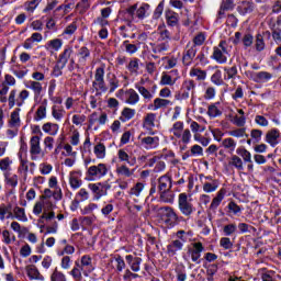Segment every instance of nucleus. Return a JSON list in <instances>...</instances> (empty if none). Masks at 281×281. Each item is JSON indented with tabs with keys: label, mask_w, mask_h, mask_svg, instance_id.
Returning <instances> with one entry per match:
<instances>
[{
	"label": "nucleus",
	"mask_w": 281,
	"mask_h": 281,
	"mask_svg": "<svg viewBox=\"0 0 281 281\" xmlns=\"http://www.w3.org/2000/svg\"><path fill=\"white\" fill-rule=\"evenodd\" d=\"M199 131H201V124L196 123V121H191L190 128H184L183 122L178 121L172 124L169 133L173 135L176 139H179V144L188 146V144L192 142V133H199Z\"/></svg>",
	"instance_id": "1"
},
{
	"label": "nucleus",
	"mask_w": 281,
	"mask_h": 281,
	"mask_svg": "<svg viewBox=\"0 0 281 281\" xmlns=\"http://www.w3.org/2000/svg\"><path fill=\"white\" fill-rule=\"evenodd\" d=\"M232 56V45L227 41H221L217 46L213 47V54L211 58L217 63V65H226Z\"/></svg>",
	"instance_id": "2"
},
{
	"label": "nucleus",
	"mask_w": 281,
	"mask_h": 281,
	"mask_svg": "<svg viewBox=\"0 0 281 281\" xmlns=\"http://www.w3.org/2000/svg\"><path fill=\"white\" fill-rule=\"evenodd\" d=\"M104 65L98 67L94 71V80L92 81V89L95 91L97 95H102V93H106L109 91V87L106 86V81H104Z\"/></svg>",
	"instance_id": "3"
},
{
	"label": "nucleus",
	"mask_w": 281,
	"mask_h": 281,
	"mask_svg": "<svg viewBox=\"0 0 281 281\" xmlns=\"http://www.w3.org/2000/svg\"><path fill=\"white\" fill-rule=\"evenodd\" d=\"M109 175V167L104 162L90 166L86 171L88 181H98Z\"/></svg>",
	"instance_id": "4"
},
{
	"label": "nucleus",
	"mask_w": 281,
	"mask_h": 281,
	"mask_svg": "<svg viewBox=\"0 0 281 281\" xmlns=\"http://www.w3.org/2000/svg\"><path fill=\"white\" fill-rule=\"evenodd\" d=\"M178 210L183 216H192L194 213V204H192V198L188 193L178 195Z\"/></svg>",
	"instance_id": "5"
},
{
	"label": "nucleus",
	"mask_w": 281,
	"mask_h": 281,
	"mask_svg": "<svg viewBox=\"0 0 281 281\" xmlns=\"http://www.w3.org/2000/svg\"><path fill=\"white\" fill-rule=\"evenodd\" d=\"M159 216L166 225H169L170 227H175L177 223H179V215L172 209V206H162L159 209Z\"/></svg>",
	"instance_id": "6"
},
{
	"label": "nucleus",
	"mask_w": 281,
	"mask_h": 281,
	"mask_svg": "<svg viewBox=\"0 0 281 281\" xmlns=\"http://www.w3.org/2000/svg\"><path fill=\"white\" fill-rule=\"evenodd\" d=\"M88 188L93 194V201H100L102 196H106L109 194V190H111V184L102 182L89 183Z\"/></svg>",
	"instance_id": "7"
},
{
	"label": "nucleus",
	"mask_w": 281,
	"mask_h": 281,
	"mask_svg": "<svg viewBox=\"0 0 281 281\" xmlns=\"http://www.w3.org/2000/svg\"><path fill=\"white\" fill-rule=\"evenodd\" d=\"M0 103L8 104L9 109H14V106H19L16 89L0 91Z\"/></svg>",
	"instance_id": "8"
},
{
	"label": "nucleus",
	"mask_w": 281,
	"mask_h": 281,
	"mask_svg": "<svg viewBox=\"0 0 281 281\" xmlns=\"http://www.w3.org/2000/svg\"><path fill=\"white\" fill-rule=\"evenodd\" d=\"M30 155L32 161H38V157H44L43 148L41 147V137L32 136L30 139Z\"/></svg>",
	"instance_id": "9"
},
{
	"label": "nucleus",
	"mask_w": 281,
	"mask_h": 281,
	"mask_svg": "<svg viewBox=\"0 0 281 281\" xmlns=\"http://www.w3.org/2000/svg\"><path fill=\"white\" fill-rule=\"evenodd\" d=\"M77 267H80L85 278H89L90 273H93L95 266L93 265V258L89 255H83L81 259L75 261Z\"/></svg>",
	"instance_id": "10"
},
{
	"label": "nucleus",
	"mask_w": 281,
	"mask_h": 281,
	"mask_svg": "<svg viewBox=\"0 0 281 281\" xmlns=\"http://www.w3.org/2000/svg\"><path fill=\"white\" fill-rule=\"evenodd\" d=\"M77 69H85L87 65H89V60H91V49H89L87 46H81L77 53Z\"/></svg>",
	"instance_id": "11"
},
{
	"label": "nucleus",
	"mask_w": 281,
	"mask_h": 281,
	"mask_svg": "<svg viewBox=\"0 0 281 281\" xmlns=\"http://www.w3.org/2000/svg\"><path fill=\"white\" fill-rule=\"evenodd\" d=\"M204 249L203 244L201 241H196L188 246L187 254L191 258L192 262L201 265V254H203Z\"/></svg>",
	"instance_id": "12"
},
{
	"label": "nucleus",
	"mask_w": 281,
	"mask_h": 281,
	"mask_svg": "<svg viewBox=\"0 0 281 281\" xmlns=\"http://www.w3.org/2000/svg\"><path fill=\"white\" fill-rule=\"evenodd\" d=\"M179 78H181V76H179V70L177 69L170 70L168 72H162L160 77V85L162 87H175Z\"/></svg>",
	"instance_id": "13"
},
{
	"label": "nucleus",
	"mask_w": 281,
	"mask_h": 281,
	"mask_svg": "<svg viewBox=\"0 0 281 281\" xmlns=\"http://www.w3.org/2000/svg\"><path fill=\"white\" fill-rule=\"evenodd\" d=\"M198 52H199V48H196L195 46H192V43L189 42L187 44V47L182 56V63L184 67H190V65H192Z\"/></svg>",
	"instance_id": "14"
},
{
	"label": "nucleus",
	"mask_w": 281,
	"mask_h": 281,
	"mask_svg": "<svg viewBox=\"0 0 281 281\" xmlns=\"http://www.w3.org/2000/svg\"><path fill=\"white\" fill-rule=\"evenodd\" d=\"M138 139L142 148L145 150H155V148H159V136H139Z\"/></svg>",
	"instance_id": "15"
},
{
	"label": "nucleus",
	"mask_w": 281,
	"mask_h": 281,
	"mask_svg": "<svg viewBox=\"0 0 281 281\" xmlns=\"http://www.w3.org/2000/svg\"><path fill=\"white\" fill-rule=\"evenodd\" d=\"M20 165L18 167V175L22 179V183H27V175L30 172V160L27 157L20 156L19 158Z\"/></svg>",
	"instance_id": "16"
},
{
	"label": "nucleus",
	"mask_w": 281,
	"mask_h": 281,
	"mask_svg": "<svg viewBox=\"0 0 281 281\" xmlns=\"http://www.w3.org/2000/svg\"><path fill=\"white\" fill-rule=\"evenodd\" d=\"M25 89L33 92L34 100H38L43 95V83L33 80L24 81Z\"/></svg>",
	"instance_id": "17"
},
{
	"label": "nucleus",
	"mask_w": 281,
	"mask_h": 281,
	"mask_svg": "<svg viewBox=\"0 0 281 281\" xmlns=\"http://www.w3.org/2000/svg\"><path fill=\"white\" fill-rule=\"evenodd\" d=\"M194 89H196V83L192 79L184 80L182 83L181 91L182 93L180 94L181 100H188L190 98V92L192 95H194Z\"/></svg>",
	"instance_id": "18"
},
{
	"label": "nucleus",
	"mask_w": 281,
	"mask_h": 281,
	"mask_svg": "<svg viewBox=\"0 0 281 281\" xmlns=\"http://www.w3.org/2000/svg\"><path fill=\"white\" fill-rule=\"evenodd\" d=\"M144 188H146V186L143 182H136L127 191L128 198L133 199L134 203H139V196H142V192H144Z\"/></svg>",
	"instance_id": "19"
},
{
	"label": "nucleus",
	"mask_w": 281,
	"mask_h": 281,
	"mask_svg": "<svg viewBox=\"0 0 281 281\" xmlns=\"http://www.w3.org/2000/svg\"><path fill=\"white\" fill-rule=\"evenodd\" d=\"M168 106H172V101L162 98L154 99L153 103L148 104V111H159V109H168Z\"/></svg>",
	"instance_id": "20"
},
{
	"label": "nucleus",
	"mask_w": 281,
	"mask_h": 281,
	"mask_svg": "<svg viewBox=\"0 0 281 281\" xmlns=\"http://www.w3.org/2000/svg\"><path fill=\"white\" fill-rule=\"evenodd\" d=\"M271 78H273V75L268 71L250 72V80L259 85H265L266 82H269Z\"/></svg>",
	"instance_id": "21"
},
{
	"label": "nucleus",
	"mask_w": 281,
	"mask_h": 281,
	"mask_svg": "<svg viewBox=\"0 0 281 281\" xmlns=\"http://www.w3.org/2000/svg\"><path fill=\"white\" fill-rule=\"evenodd\" d=\"M69 186L72 190H78L82 186V171H70L69 173Z\"/></svg>",
	"instance_id": "22"
},
{
	"label": "nucleus",
	"mask_w": 281,
	"mask_h": 281,
	"mask_svg": "<svg viewBox=\"0 0 281 281\" xmlns=\"http://www.w3.org/2000/svg\"><path fill=\"white\" fill-rule=\"evenodd\" d=\"M126 263L128 265L130 269L134 271V273H138V271H142V258L127 255L125 256Z\"/></svg>",
	"instance_id": "23"
},
{
	"label": "nucleus",
	"mask_w": 281,
	"mask_h": 281,
	"mask_svg": "<svg viewBox=\"0 0 281 281\" xmlns=\"http://www.w3.org/2000/svg\"><path fill=\"white\" fill-rule=\"evenodd\" d=\"M238 114H231V122L235 126H238L239 128H243L247 124V117L245 116V111L243 109L237 110Z\"/></svg>",
	"instance_id": "24"
},
{
	"label": "nucleus",
	"mask_w": 281,
	"mask_h": 281,
	"mask_svg": "<svg viewBox=\"0 0 281 281\" xmlns=\"http://www.w3.org/2000/svg\"><path fill=\"white\" fill-rule=\"evenodd\" d=\"M115 173L119 179H131V177L135 175V169H131L126 165H117L115 168Z\"/></svg>",
	"instance_id": "25"
},
{
	"label": "nucleus",
	"mask_w": 281,
	"mask_h": 281,
	"mask_svg": "<svg viewBox=\"0 0 281 281\" xmlns=\"http://www.w3.org/2000/svg\"><path fill=\"white\" fill-rule=\"evenodd\" d=\"M139 93L135 91V89L130 88L125 90V104H130V106H135V104H139Z\"/></svg>",
	"instance_id": "26"
},
{
	"label": "nucleus",
	"mask_w": 281,
	"mask_h": 281,
	"mask_svg": "<svg viewBox=\"0 0 281 281\" xmlns=\"http://www.w3.org/2000/svg\"><path fill=\"white\" fill-rule=\"evenodd\" d=\"M225 194H227V190L221 189L217 193L216 196L213 198L210 206H209V212H216L218 210V205L223 203V199H225Z\"/></svg>",
	"instance_id": "27"
},
{
	"label": "nucleus",
	"mask_w": 281,
	"mask_h": 281,
	"mask_svg": "<svg viewBox=\"0 0 281 281\" xmlns=\"http://www.w3.org/2000/svg\"><path fill=\"white\" fill-rule=\"evenodd\" d=\"M157 120V114L149 112L145 115L143 120V128L149 131V135H155L153 127L155 126V121Z\"/></svg>",
	"instance_id": "28"
},
{
	"label": "nucleus",
	"mask_w": 281,
	"mask_h": 281,
	"mask_svg": "<svg viewBox=\"0 0 281 281\" xmlns=\"http://www.w3.org/2000/svg\"><path fill=\"white\" fill-rule=\"evenodd\" d=\"M222 148L228 153V155H234L236 153V147L238 146V142L233 137H226L221 142Z\"/></svg>",
	"instance_id": "29"
},
{
	"label": "nucleus",
	"mask_w": 281,
	"mask_h": 281,
	"mask_svg": "<svg viewBox=\"0 0 281 281\" xmlns=\"http://www.w3.org/2000/svg\"><path fill=\"white\" fill-rule=\"evenodd\" d=\"M135 89L138 91L139 95H142L145 102H151L153 98H155V90L150 91L139 83H135Z\"/></svg>",
	"instance_id": "30"
},
{
	"label": "nucleus",
	"mask_w": 281,
	"mask_h": 281,
	"mask_svg": "<svg viewBox=\"0 0 281 281\" xmlns=\"http://www.w3.org/2000/svg\"><path fill=\"white\" fill-rule=\"evenodd\" d=\"M254 2L249 0H245L238 3L237 5V12L241 14V16H245L246 14H251L255 10Z\"/></svg>",
	"instance_id": "31"
},
{
	"label": "nucleus",
	"mask_w": 281,
	"mask_h": 281,
	"mask_svg": "<svg viewBox=\"0 0 281 281\" xmlns=\"http://www.w3.org/2000/svg\"><path fill=\"white\" fill-rule=\"evenodd\" d=\"M26 276L30 280H37L43 281L45 280V277L41 274V271H38V268L34 265H29L25 267Z\"/></svg>",
	"instance_id": "32"
},
{
	"label": "nucleus",
	"mask_w": 281,
	"mask_h": 281,
	"mask_svg": "<svg viewBox=\"0 0 281 281\" xmlns=\"http://www.w3.org/2000/svg\"><path fill=\"white\" fill-rule=\"evenodd\" d=\"M10 128H19L21 126V108H15L9 119Z\"/></svg>",
	"instance_id": "33"
},
{
	"label": "nucleus",
	"mask_w": 281,
	"mask_h": 281,
	"mask_svg": "<svg viewBox=\"0 0 281 281\" xmlns=\"http://www.w3.org/2000/svg\"><path fill=\"white\" fill-rule=\"evenodd\" d=\"M44 47L46 52H48L49 54H55V52H60V49H63V40L60 38L50 40L45 44Z\"/></svg>",
	"instance_id": "34"
},
{
	"label": "nucleus",
	"mask_w": 281,
	"mask_h": 281,
	"mask_svg": "<svg viewBox=\"0 0 281 281\" xmlns=\"http://www.w3.org/2000/svg\"><path fill=\"white\" fill-rule=\"evenodd\" d=\"M10 87H16V78L10 74H5L0 82V91H10Z\"/></svg>",
	"instance_id": "35"
},
{
	"label": "nucleus",
	"mask_w": 281,
	"mask_h": 281,
	"mask_svg": "<svg viewBox=\"0 0 281 281\" xmlns=\"http://www.w3.org/2000/svg\"><path fill=\"white\" fill-rule=\"evenodd\" d=\"M172 190V179L170 176H161L158 178V192H166Z\"/></svg>",
	"instance_id": "36"
},
{
	"label": "nucleus",
	"mask_w": 281,
	"mask_h": 281,
	"mask_svg": "<svg viewBox=\"0 0 281 281\" xmlns=\"http://www.w3.org/2000/svg\"><path fill=\"white\" fill-rule=\"evenodd\" d=\"M47 117V100H44L35 111L34 122H43Z\"/></svg>",
	"instance_id": "37"
},
{
	"label": "nucleus",
	"mask_w": 281,
	"mask_h": 281,
	"mask_svg": "<svg viewBox=\"0 0 281 281\" xmlns=\"http://www.w3.org/2000/svg\"><path fill=\"white\" fill-rule=\"evenodd\" d=\"M117 157L119 161L123 164H128V166H135L137 164V158L128 155V153H126V149H119Z\"/></svg>",
	"instance_id": "38"
},
{
	"label": "nucleus",
	"mask_w": 281,
	"mask_h": 281,
	"mask_svg": "<svg viewBox=\"0 0 281 281\" xmlns=\"http://www.w3.org/2000/svg\"><path fill=\"white\" fill-rule=\"evenodd\" d=\"M42 131L50 137H56V135H58V131H60V126L57 123L47 122L42 125Z\"/></svg>",
	"instance_id": "39"
},
{
	"label": "nucleus",
	"mask_w": 281,
	"mask_h": 281,
	"mask_svg": "<svg viewBox=\"0 0 281 281\" xmlns=\"http://www.w3.org/2000/svg\"><path fill=\"white\" fill-rule=\"evenodd\" d=\"M278 139H280V130L272 128L266 134V142L270 144V146H278Z\"/></svg>",
	"instance_id": "40"
},
{
	"label": "nucleus",
	"mask_w": 281,
	"mask_h": 281,
	"mask_svg": "<svg viewBox=\"0 0 281 281\" xmlns=\"http://www.w3.org/2000/svg\"><path fill=\"white\" fill-rule=\"evenodd\" d=\"M231 158L228 160V166L231 168H235V170H238L241 172V170H245V164L243 162V158L238 155L231 154Z\"/></svg>",
	"instance_id": "41"
},
{
	"label": "nucleus",
	"mask_w": 281,
	"mask_h": 281,
	"mask_svg": "<svg viewBox=\"0 0 281 281\" xmlns=\"http://www.w3.org/2000/svg\"><path fill=\"white\" fill-rule=\"evenodd\" d=\"M183 249V241L180 239L172 240L167 246L168 256H177V251H181Z\"/></svg>",
	"instance_id": "42"
},
{
	"label": "nucleus",
	"mask_w": 281,
	"mask_h": 281,
	"mask_svg": "<svg viewBox=\"0 0 281 281\" xmlns=\"http://www.w3.org/2000/svg\"><path fill=\"white\" fill-rule=\"evenodd\" d=\"M5 218L14 220V214L12 213V204H0V221H5Z\"/></svg>",
	"instance_id": "43"
},
{
	"label": "nucleus",
	"mask_w": 281,
	"mask_h": 281,
	"mask_svg": "<svg viewBox=\"0 0 281 281\" xmlns=\"http://www.w3.org/2000/svg\"><path fill=\"white\" fill-rule=\"evenodd\" d=\"M189 76L190 78H195V80L199 82H203V80L207 78V71L201 68L192 67L189 71Z\"/></svg>",
	"instance_id": "44"
},
{
	"label": "nucleus",
	"mask_w": 281,
	"mask_h": 281,
	"mask_svg": "<svg viewBox=\"0 0 281 281\" xmlns=\"http://www.w3.org/2000/svg\"><path fill=\"white\" fill-rule=\"evenodd\" d=\"M165 16L167 25H169L170 27H177V25H179V13L172 10H168L166 11Z\"/></svg>",
	"instance_id": "45"
},
{
	"label": "nucleus",
	"mask_w": 281,
	"mask_h": 281,
	"mask_svg": "<svg viewBox=\"0 0 281 281\" xmlns=\"http://www.w3.org/2000/svg\"><path fill=\"white\" fill-rule=\"evenodd\" d=\"M4 183L9 186V188H12V190L16 189V186H19V176L16 173L11 175L10 172L3 173Z\"/></svg>",
	"instance_id": "46"
},
{
	"label": "nucleus",
	"mask_w": 281,
	"mask_h": 281,
	"mask_svg": "<svg viewBox=\"0 0 281 281\" xmlns=\"http://www.w3.org/2000/svg\"><path fill=\"white\" fill-rule=\"evenodd\" d=\"M235 5L236 4H234V0H223L218 11V19H223L226 12L234 10Z\"/></svg>",
	"instance_id": "47"
},
{
	"label": "nucleus",
	"mask_w": 281,
	"mask_h": 281,
	"mask_svg": "<svg viewBox=\"0 0 281 281\" xmlns=\"http://www.w3.org/2000/svg\"><path fill=\"white\" fill-rule=\"evenodd\" d=\"M202 189L205 194H212V192H216V190H218V180L202 182Z\"/></svg>",
	"instance_id": "48"
},
{
	"label": "nucleus",
	"mask_w": 281,
	"mask_h": 281,
	"mask_svg": "<svg viewBox=\"0 0 281 281\" xmlns=\"http://www.w3.org/2000/svg\"><path fill=\"white\" fill-rule=\"evenodd\" d=\"M72 54H74V48L71 46H66L63 53L59 55L58 63H60L61 65H67Z\"/></svg>",
	"instance_id": "49"
},
{
	"label": "nucleus",
	"mask_w": 281,
	"mask_h": 281,
	"mask_svg": "<svg viewBox=\"0 0 281 281\" xmlns=\"http://www.w3.org/2000/svg\"><path fill=\"white\" fill-rule=\"evenodd\" d=\"M67 112L65 109H63L60 105H53L52 106V116L56 122H63V119L65 117V114Z\"/></svg>",
	"instance_id": "50"
},
{
	"label": "nucleus",
	"mask_w": 281,
	"mask_h": 281,
	"mask_svg": "<svg viewBox=\"0 0 281 281\" xmlns=\"http://www.w3.org/2000/svg\"><path fill=\"white\" fill-rule=\"evenodd\" d=\"M13 218L16 221H21L22 223H27V215L25 214V209L21 206H14L13 207Z\"/></svg>",
	"instance_id": "51"
},
{
	"label": "nucleus",
	"mask_w": 281,
	"mask_h": 281,
	"mask_svg": "<svg viewBox=\"0 0 281 281\" xmlns=\"http://www.w3.org/2000/svg\"><path fill=\"white\" fill-rule=\"evenodd\" d=\"M222 234L226 237L236 236L238 234V226L234 223L226 224L222 228Z\"/></svg>",
	"instance_id": "52"
},
{
	"label": "nucleus",
	"mask_w": 281,
	"mask_h": 281,
	"mask_svg": "<svg viewBox=\"0 0 281 281\" xmlns=\"http://www.w3.org/2000/svg\"><path fill=\"white\" fill-rule=\"evenodd\" d=\"M14 161L10 157H4L0 159V170L5 175V172L12 171V165Z\"/></svg>",
	"instance_id": "53"
},
{
	"label": "nucleus",
	"mask_w": 281,
	"mask_h": 281,
	"mask_svg": "<svg viewBox=\"0 0 281 281\" xmlns=\"http://www.w3.org/2000/svg\"><path fill=\"white\" fill-rule=\"evenodd\" d=\"M236 155H239V157H241V160L245 161V164H252L251 151L247 150V148L238 147L236 149Z\"/></svg>",
	"instance_id": "54"
},
{
	"label": "nucleus",
	"mask_w": 281,
	"mask_h": 281,
	"mask_svg": "<svg viewBox=\"0 0 281 281\" xmlns=\"http://www.w3.org/2000/svg\"><path fill=\"white\" fill-rule=\"evenodd\" d=\"M135 109L132 108H124L121 112L120 121L121 122H130V120H133L135 117Z\"/></svg>",
	"instance_id": "55"
},
{
	"label": "nucleus",
	"mask_w": 281,
	"mask_h": 281,
	"mask_svg": "<svg viewBox=\"0 0 281 281\" xmlns=\"http://www.w3.org/2000/svg\"><path fill=\"white\" fill-rule=\"evenodd\" d=\"M236 76H238V68L236 66L224 67V80H235Z\"/></svg>",
	"instance_id": "56"
},
{
	"label": "nucleus",
	"mask_w": 281,
	"mask_h": 281,
	"mask_svg": "<svg viewBox=\"0 0 281 281\" xmlns=\"http://www.w3.org/2000/svg\"><path fill=\"white\" fill-rule=\"evenodd\" d=\"M150 14V4L143 3L138 9H136L137 19L144 20Z\"/></svg>",
	"instance_id": "57"
},
{
	"label": "nucleus",
	"mask_w": 281,
	"mask_h": 281,
	"mask_svg": "<svg viewBox=\"0 0 281 281\" xmlns=\"http://www.w3.org/2000/svg\"><path fill=\"white\" fill-rule=\"evenodd\" d=\"M160 201L162 203H175V192L171 189L159 192Z\"/></svg>",
	"instance_id": "58"
},
{
	"label": "nucleus",
	"mask_w": 281,
	"mask_h": 281,
	"mask_svg": "<svg viewBox=\"0 0 281 281\" xmlns=\"http://www.w3.org/2000/svg\"><path fill=\"white\" fill-rule=\"evenodd\" d=\"M206 113H207L209 117H211V119L221 117V115H223V111H221V109H218V103H213V104L209 105Z\"/></svg>",
	"instance_id": "59"
},
{
	"label": "nucleus",
	"mask_w": 281,
	"mask_h": 281,
	"mask_svg": "<svg viewBox=\"0 0 281 281\" xmlns=\"http://www.w3.org/2000/svg\"><path fill=\"white\" fill-rule=\"evenodd\" d=\"M93 153L97 159H104V157H106V146L102 143H98L93 148Z\"/></svg>",
	"instance_id": "60"
},
{
	"label": "nucleus",
	"mask_w": 281,
	"mask_h": 281,
	"mask_svg": "<svg viewBox=\"0 0 281 281\" xmlns=\"http://www.w3.org/2000/svg\"><path fill=\"white\" fill-rule=\"evenodd\" d=\"M70 144L71 146L80 144V132L74 125L70 127Z\"/></svg>",
	"instance_id": "61"
},
{
	"label": "nucleus",
	"mask_w": 281,
	"mask_h": 281,
	"mask_svg": "<svg viewBox=\"0 0 281 281\" xmlns=\"http://www.w3.org/2000/svg\"><path fill=\"white\" fill-rule=\"evenodd\" d=\"M30 100V92L27 89H22L18 93V106H23L25 101Z\"/></svg>",
	"instance_id": "62"
},
{
	"label": "nucleus",
	"mask_w": 281,
	"mask_h": 281,
	"mask_svg": "<svg viewBox=\"0 0 281 281\" xmlns=\"http://www.w3.org/2000/svg\"><path fill=\"white\" fill-rule=\"evenodd\" d=\"M69 276H71V278L75 281H82V276H83L82 269L76 265V261H75L74 268L69 272Z\"/></svg>",
	"instance_id": "63"
},
{
	"label": "nucleus",
	"mask_w": 281,
	"mask_h": 281,
	"mask_svg": "<svg viewBox=\"0 0 281 281\" xmlns=\"http://www.w3.org/2000/svg\"><path fill=\"white\" fill-rule=\"evenodd\" d=\"M50 281H67V277L58 268H55L50 274Z\"/></svg>",
	"instance_id": "64"
}]
</instances>
